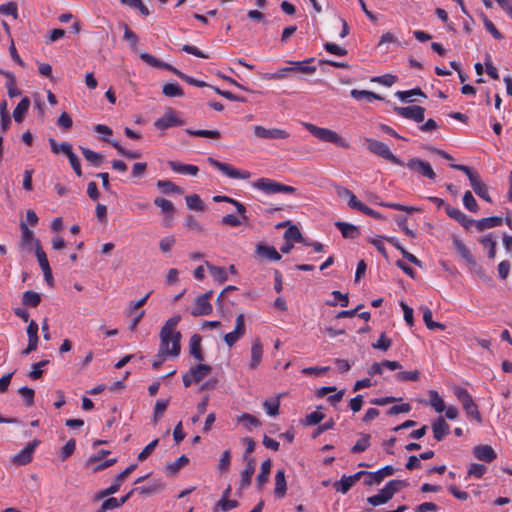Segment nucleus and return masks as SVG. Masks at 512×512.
<instances>
[{
  "label": "nucleus",
  "mask_w": 512,
  "mask_h": 512,
  "mask_svg": "<svg viewBox=\"0 0 512 512\" xmlns=\"http://www.w3.org/2000/svg\"><path fill=\"white\" fill-rule=\"evenodd\" d=\"M181 321L180 315L170 317L161 328L160 337V352L169 353L173 356H179L181 351V333L174 331L175 327Z\"/></svg>",
  "instance_id": "obj_1"
},
{
  "label": "nucleus",
  "mask_w": 512,
  "mask_h": 512,
  "mask_svg": "<svg viewBox=\"0 0 512 512\" xmlns=\"http://www.w3.org/2000/svg\"><path fill=\"white\" fill-rule=\"evenodd\" d=\"M450 167L455 170L465 173L469 179L470 185H471L472 189L474 190V192L480 198L485 200L486 202H489V203L492 202L491 197L489 196V193H488V188L483 183L479 173L476 170H474L473 168H471L469 166L462 165V164H451Z\"/></svg>",
  "instance_id": "obj_2"
},
{
  "label": "nucleus",
  "mask_w": 512,
  "mask_h": 512,
  "mask_svg": "<svg viewBox=\"0 0 512 512\" xmlns=\"http://www.w3.org/2000/svg\"><path fill=\"white\" fill-rule=\"evenodd\" d=\"M407 485V482L404 480H390L378 494L368 497L367 502L372 506L385 504L391 500L398 491Z\"/></svg>",
  "instance_id": "obj_3"
},
{
  "label": "nucleus",
  "mask_w": 512,
  "mask_h": 512,
  "mask_svg": "<svg viewBox=\"0 0 512 512\" xmlns=\"http://www.w3.org/2000/svg\"><path fill=\"white\" fill-rule=\"evenodd\" d=\"M305 128L323 142L333 143L341 148H349V143L333 130L320 128L311 123H305Z\"/></svg>",
  "instance_id": "obj_4"
},
{
  "label": "nucleus",
  "mask_w": 512,
  "mask_h": 512,
  "mask_svg": "<svg viewBox=\"0 0 512 512\" xmlns=\"http://www.w3.org/2000/svg\"><path fill=\"white\" fill-rule=\"evenodd\" d=\"M252 186L269 195L276 193L295 194L297 191L293 186L285 185L269 178H260L253 182Z\"/></svg>",
  "instance_id": "obj_5"
},
{
  "label": "nucleus",
  "mask_w": 512,
  "mask_h": 512,
  "mask_svg": "<svg viewBox=\"0 0 512 512\" xmlns=\"http://www.w3.org/2000/svg\"><path fill=\"white\" fill-rule=\"evenodd\" d=\"M366 143L367 148L371 153L382 157L395 165H404V162L399 157L395 156L385 143L372 138H367Z\"/></svg>",
  "instance_id": "obj_6"
},
{
  "label": "nucleus",
  "mask_w": 512,
  "mask_h": 512,
  "mask_svg": "<svg viewBox=\"0 0 512 512\" xmlns=\"http://www.w3.org/2000/svg\"><path fill=\"white\" fill-rule=\"evenodd\" d=\"M455 395L457 399L461 402L464 411L469 417L477 420L478 423L482 422L481 415L478 410V406L475 404L472 396L469 394L467 389L465 388H457L455 390Z\"/></svg>",
  "instance_id": "obj_7"
},
{
  "label": "nucleus",
  "mask_w": 512,
  "mask_h": 512,
  "mask_svg": "<svg viewBox=\"0 0 512 512\" xmlns=\"http://www.w3.org/2000/svg\"><path fill=\"white\" fill-rule=\"evenodd\" d=\"M207 162L213 167L217 168L227 177L232 179H249L251 177V173L249 171H241L236 169L234 166L218 161L213 157H208Z\"/></svg>",
  "instance_id": "obj_8"
},
{
  "label": "nucleus",
  "mask_w": 512,
  "mask_h": 512,
  "mask_svg": "<svg viewBox=\"0 0 512 512\" xmlns=\"http://www.w3.org/2000/svg\"><path fill=\"white\" fill-rule=\"evenodd\" d=\"M137 468V464H131L126 469H124L121 473H119L111 486L108 488L101 490L99 493L96 494L95 500L103 499L107 496L113 495L117 493L122 485V483L125 481V479Z\"/></svg>",
  "instance_id": "obj_9"
},
{
  "label": "nucleus",
  "mask_w": 512,
  "mask_h": 512,
  "mask_svg": "<svg viewBox=\"0 0 512 512\" xmlns=\"http://www.w3.org/2000/svg\"><path fill=\"white\" fill-rule=\"evenodd\" d=\"M410 170L419 173L420 175L434 180L436 178V173L431 167L429 162H426L420 158L414 157L408 160L405 164Z\"/></svg>",
  "instance_id": "obj_10"
},
{
  "label": "nucleus",
  "mask_w": 512,
  "mask_h": 512,
  "mask_svg": "<svg viewBox=\"0 0 512 512\" xmlns=\"http://www.w3.org/2000/svg\"><path fill=\"white\" fill-rule=\"evenodd\" d=\"M184 125V121L178 117L173 109H168L164 115L154 122V126L160 130H166L170 127H178Z\"/></svg>",
  "instance_id": "obj_11"
},
{
  "label": "nucleus",
  "mask_w": 512,
  "mask_h": 512,
  "mask_svg": "<svg viewBox=\"0 0 512 512\" xmlns=\"http://www.w3.org/2000/svg\"><path fill=\"white\" fill-rule=\"evenodd\" d=\"M394 111L407 119L421 123L425 118V108L422 106L395 107Z\"/></svg>",
  "instance_id": "obj_12"
},
{
  "label": "nucleus",
  "mask_w": 512,
  "mask_h": 512,
  "mask_svg": "<svg viewBox=\"0 0 512 512\" xmlns=\"http://www.w3.org/2000/svg\"><path fill=\"white\" fill-rule=\"evenodd\" d=\"M245 334V318L243 314H239L236 317L235 329L224 335V341L229 346L232 347L240 338H242Z\"/></svg>",
  "instance_id": "obj_13"
},
{
  "label": "nucleus",
  "mask_w": 512,
  "mask_h": 512,
  "mask_svg": "<svg viewBox=\"0 0 512 512\" xmlns=\"http://www.w3.org/2000/svg\"><path fill=\"white\" fill-rule=\"evenodd\" d=\"M253 130L255 136L262 139H286L289 137V133L286 130L279 128L268 129L263 126L256 125Z\"/></svg>",
  "instance_id": "obj_14"
},
{
  "label": "nucleus",
  "mask_w": 512,
  "mask_h": 512,
  "mask_svg": "<svg viewBox=\"0 0 512 512\" xmlns=\"http://www.w3.org/2000/svg\"><path fill=\"white\" fill-rule=\"evenodd\" d=\"M38 444V440H34L32 443H28L21 451L13 456L12 462L19 466L30 463L32 461L35 448Z\"/></svg>",
  "instance_id": "obj_15"
},
{
  "label": "nucleus",
  "mask_w": 512,
  "mask_h": 512,
  "mask_svg": "<svg viewBox=\"0 0 512 512\" xmlns=\"http://www.w3.org/2000/svg\"><path fill=\"white\" fill-rule=\"evenodd\" d=\"M395 469L391 465H387L378 471L368 472L367 477L364 479V484L366 486H372L374 484H380L385 477L393 475Z\"/></svg>",
  "instance_id": "obj_16"
},
{
  "label": "nucleus",
  "mask_w": 512,
  "mask_h": 512,
  "mask_svg": "<svg viewBox=\"0 0 512 512\" xmlns=\"http://www.w3.org/2000/svg\"><path fill=\"white\" fill-rule=\"evenodd\" d=\"M472 453L476 459L486 463H491L497 458L495 450L487 444L477 445L473 448Z\"/></svg>",
  "instance_id": "obj_17"
},
{
  "label": "nucleus",
  "mask_w": 512,
  "mask_h": 512,
  "mask_svg": "<svg viewBox=\"0 0 512 512\" xmlns=\"http://www.w3.org/2000/svg\"><path fill=\"white\" fill-rule=\"evenodd\" d=\"M433 437L442 441L450 433V425L440 416L432 423Z\"/></svg>",
  "instance_id": "obj_18"
},
{
  "label": "nucleus",
  "mask_w": 512,
  "mask_h": 512,
  "mask_svg": "<svg viewBox=\"0 0 512 512\" xmlns=\"http://www.w3.org/2000/svg\"><path fill=\"white\" fill-rule=\"evenodd\" d=\"M140 58L146 62L148 65L155 67V68H163L168 71H171L173 74H175L178 77V72H181L177 68L173 67L172 65L162 62L161 60L157 59L156 57L152 56L149 53L143 52L140 54Z\"/></svg>",
  "instance_id": "obj_19"
},
{
  "label": "nucleus",
  "mask_w": 512,
  "mask_h": 512,
  "mask_svg": "<svg viewBox=\"0 0 512 512\" xmlns=\"http://www.w3.org/2000/svg\"><path fill=\"white\" fill-rule=\"evenodd\" d=\"M164 489L165 484L163 482H161L160 480H153L148 485L133 488V491H136L137 493L144 496H151L154 494L161 493Z\"/></svg>",
  "instance_id": "obj_20"
},
{
  "label": "nucleus",
  "mask_w": 512,
  "mask_h": 512,
  "mask_svg": "<svg viewBox=\"0 0 512 512\" xmlns=\"http://www.w3.org/2000/svg\"><path fill=\"white\" fill-rule=\"evenodd\" d=\"M212 313V305L211 303L202 298L201 296H197L195 298V306L191 310V315L194 317L205 316Z\"/></svg>",
  "instance_id": "obj_21"
},
{
  "label": "nucleus",
  "mask_w": 512,
  "mask_h": 512,
  "mask_svg": "<svg viewBox=\"0 0 512 512\" xmlns=\"http://www.w3.org/2000/svg\"><path fill=\"white\" fill-rule=\"evenodd\" d=\"M255 459L254 458H248L246 461V467L241 473V481H240V490H243L250 486L252 476L255 472Z\"/></svg>",
  "instance_id": "obj_22"
},
{
  "label": "nucleus",
  "mask_w": 512,
  "mask_h": 512,
  "mask_svg": "<svg viewBox=\"0 0 512 512\" xmlns=\"http://www.w3.org/2000/svg\"><path fill=\"white\" fill-rule=\"evenodd\" d=\"M453 245L459 255L467 262L470 267H475L477 265L476 260L474 259L470 250L460 239L454 238Z\"/></svg>",
  "instance_id": "obj_23"
},
{
  "label": "nucleus",
  "mask_w": 512,
  "mask_h": 512,
  "mask_svg": "<svg viewBox=\"0 0 512 512\" xmlns=\"http://www.w3.org/2000/svg\"><path fill=\"white\" fill-rule=\"evenodd\" d=\"M263 355V346L261 344L260 339H255L252 343L251 347V361L249 363L250 369H257L261 363Z\"/></svg>",
  "instance_id": "obj_24"
},
{
  "label": "nucleus",
  "mask_w": 512,
  "mask_h": 512,
  "mask_svg": "<svg viewBox=\"0 0 512 512\" xmlns=\"http://www.w3.org/2000/svg\"><path fill=\"white\" fill-rule=\"evenodd\" d=\"M334 225L340 230L342 236L346 239H356L360 235L359 228L353 224L336 221Z\"/></svg>",
  "instance_id": "obj_25"
},
{
  "label": "nucleus",
  "mask_w": 512,
  "mask_h": 512,
  "mask_svg": "<svg viewBox=\"0 0 512 512\" xmlns=\"http://www.w3.org/2000/svg\"><path fill=\"white\" fill-rule=\"evenodd\" d=\"M168 165L173 172L179 174H188L191 176H196L199 172V168L196 165L192 164H183L178 161H169Z\"/></svg>",
  "instance_id": "obj_26"
},
{
  "label": "nucleus",
  "mask_w": 512,
  "mask_h": 512,
  "mask_svg": "<svg viewBox=\"0 0 512 512\" xmlns=\"http://www.w3.org/2000/svg\"><path fill=\"white\" fill-rule=\"evenodd\" d=\"M201 340L202 338L199 334H194L191 336L189 342V353L199 362H202L204 360V354L202 352L201 347Z\"/></svg>",
  "instance_id": "obj_27"
},
{
  "label": "nucleus",
  "mask_w": 512,
  "mask_h": 512,
  "mask_svg": "<svg viewBox=\"0 0 512 512\" xmlns=\"http://www.w3.org/2000/svg\"><path fill=\"white\" fill-rule=\"evenodd\" d=\"M256 253L261 258H266L271 261H279L281 259L280 253L273 247L264 244L256 246Z\"/></svg>",
  "instance_id": "obj_28"
},
{
  "label": "nucleus",
  "mask_w": 512,
  "mask_h": 512,
  "mask_svg": "<svg viewBox=\"0 0 512 512\" xmlns=\"http://www.w3.org/2000/svg\"><path fill=\"white\" fill-rule=\"evenodd\" d=\"M314 58H309L304 61H290L291 72H300L303 74H313L316 72V66H310L309 63L313 62Z\"/></svg>",
  "instance_id": "obj_29"
},
{
  "label": "nucleus",
  "mask_w": 512,
  "mask_h": 512,
  "mask_svg": "<svg viewBox=\"0 0 512 512\" xmlns=\"http://www.w3.org/2000/svg\"><path fill=\"white\" fill-rule=\"evenodd\" d=\"M502 223H503L502 217L492 216V217L482 218V219L475 221V226L478 231H484L486 229L501 226Z\"/></svg>",
  "instance_id": "obj_30"
},
{
  "label": "nucleus",
  "mask_w": 512,
  "mask_h": 512,
  "mask_svg": "<svg viewBox=\"0 0 512 512\" xmlns=\"http://www.w3.org/2000/svg\"><path fill=\"white\" fill-rule=\"evenodd\" d=\"M287 484L285 479V471L284 469H280L275 474V496L278 498H283L286 494Z\"/></svg>",
  "instance_id": "obj_31"
},
{
  "label": "nucleus",
  "mask_w": 512,
  "mask_h": 512,
  "mask_svg": "<svg viewBox=\"0 0 512 512\" xmlns=\"http://www.w3.org/2000/svg\"><path fill=\"white\" fill-rule=\"evenodd\" d=\"M271 470V461L270 459L265 460L261 464V471L256 477V485L259 490L268 482L269 475Z\"/></svg>",
  "instance_id": "obj_32"
},
{
  "label": "nucleus",
  "mask_w": 512,
  "mask_h": 512,
  "mask_svg": "<svg viewBox=\"0 0 512 512\" xmlns=\"http://www.w3.org/2000/svg\"><path fill=\"white\" fill-rule=\"evenodd\" d=\"M30 106V99L28 97H24L21 99V101L17 104L13 111V118L15 122L21 123L28 112Z\"/></svg>",
  "instance_id": "obj_33"
},
{
  "label": "nucleus",
  "mask_w": 512,
  "mask_h": 512,
  "mask_svg": "<svg viewBox=\"0 0 512 512\" xmlns=\"http://www.w3.org/2000/svg\"><path fill=\"white\" fill-rule=\"evenodd\" d=\"M205 265L208 268L214 280L217 281L218 283L222 284L228 280V274L224 267L215 266L208 261L205 262Z\"/></svg>",
  "instance_id": "obj_34"
},
{
  "label": "nucleus",
  "mask_w": 512,
  "mask_h": 512,
  "mask_svg": "<svg viewBox=\"0 0 512 512\" xmlns=\"http://www.w3.org/2000/svg\"><path fill=\"white\" fill-rule=\"evenodd\" d=\"M21 229V243L23 246H34L36 248V241H39L37 238L34 237V233L32 230H30L25 222H21L20 224Z\"/></svg>",
  "instance_id": "obj_35"
},
{
  "label": "nucleus",
  "mask_w": 512,
  "mask_h": 512,
  "mask_svg": "<svg viewBox=\"0 0 512 512\" xmlns=\"http://www.w3.org/2000/svg\"><path fill=\"white\" fill-rule=\"evenodd\" d=\"M79 149L81 150L84 158L91 163L94 167H99L102 165L104 161V157L102 154L97 153L95 151H92L89 148L80 146Z\"/></svg>",
  "instance_id": "obj_36"
},
{
  "label": "nucleus",
  "mask_w": 512,
  "mask_h": 512,
  "mask_svg": "<svg viewBox=\"0 0 512 512\" xmlns=\"http://www.w3.org/2000/svg\"><path fill=\"white\" fill-rule=\"evenodd\" d=\"M189 370L193 375L194 382L199 383L212 371V367L207 364L200 363L195 367H191Z\"/></svg>",
  "instance_id": "obj_37"
},
{
  "label": "nucleus",
  "mask_w": 512,
  "mask_h": 512,
  "mask_svg": "<svg viewBox=\"0 0 512 512\" xmlns=\"http://www.w3.org/2000/svg\"><path fill=\"white\" fill-rule=\"evenodd\" d=\"M284 238L287 241H295L303 243L304 245H308V240L302 237L300 230L295 225H290L288 227V229L284 233Z\"/></svg>",
  "instance_id": "obj_38"
},
{
  "label": "nucleus",
  "mask_w": 512,
  "mask_h": 512,
  "mask_svg": "<svg viewBox=\"0 0 512 512\" xmlns=\"http://www.w3.org/2000/svg\"><path fill=\"white\" fill-rule=\"evenodd\" d=\"M105 142H108L110 143L116 150L117 152L126 157V158H129V159H138L141 157V153L139 151H132V150H127L125 149L124 147H122L117 141L115 140H109L107 138H104L103 139Z\"/></svg>",
  "instance_id": "obj_39"
},
{
  "label": "nucleus",
  "mask_w": 512,
  "mask_h": 512,
  "mask_svg": "<svg viewBox=\"0 0 512 512\" xmlns=\"http://www.w3.org/2000/svg\"><path fill=\"white\" fill-rule=\"evenodd\" d=\"M49 144L51 147V151L54 154L63 153L66 156H68L70 153L73 152L72 145L69 142H62L59 144V143H57V141L55 139L50 138Z\"/></svg>",
  "instance_id": "obj_40"
},
{
  "label": "nucleus",
  "mask_w": 512,
  "mask_h": 512,
  "mask_svg": "<svg viewBox=\"0 0 512 512\" xmlns=\"http://www.w3.org/2000/svg\"><path fill=\"white\" fill-rule=\"evenodd\" d=\"M350 95L352 98H354L355 100H358V101L363 100V99H366L368 101L383 99L380 95H378L374 92H371V91H367V90L353 89V90H351Z\"/></svg>",
  "instance_id": "obj_41"
},
{
  "label": "nucleus",
  "mask_w": 512,
  "mask_h": 512,
  "mask_svg": "<svg viewBox=\"0 0 512 512\" xmlns=\"http://www.w3.org/2000/svg\"><path fill=\"white\" fill-rule=\"evenodd\" d=\"M157 187L164 193V194H170V193H176V194H182L183 190L181 187L175 185L170 180H159L157 182Z\"/></svg>",
  "instance_id": "obj_42"
},
{
  "label": "nucleus",
  "mask_w": 512,
  "mask_h": 512,
  "mask_svg": "<svg viewBox=\"0 0 512 512\" xmlns=\"http://www.w3.org/2000/svg\"><path fill=\"white\" fill-rule=\"evenodd\" d=\"M41 302L40 295L32 290H28L23 293L22 303L26 306L37 307Z\"/></svg>",
  "instance_id": "obj_43"
},
{
  "label": "nucleus",
  "mask_w": 512,
  "mask_h": 512,
  "mask_svg": "<svg viewBox=\"0 0 512 512\" xmlns=\"http://www.w3.org/2000/svg\"><path fill=\"white\" fill-rule=\"evenodd\" d=\"M423 321L425 322V325L429 330H444L446 328L444 324L433 321L432 311L429 308H425L423 310Z\"/></svg>",
  "instance_id": "obj_44"
},
{
  "label": "nucleus",
  "mask_w": 512,
  "mask_h": 512,
  "mask_svg": "<svg viewBox=\"0 0 512 512\" xmlns=\"http://www.w3.org/2000/svg\"><path fill=\"white\" fill-rule=\"evenodd\" d=\"M185 132L190 136L195 137H204L210 139H219L221 137V133L218 130H192L186 129Z\"/></svg>",
  "instance_id": "obj_45"
},
{
  "label": "nucleus",
  "mask_w": 512,
  "mask_h": 512,
  "mask_svg": "<svg viewBox=\"0 0 512 512\" xmlns=\"http://www.w3.org/2000/svg\"><path fill=\"white\" fill-rule=\"evenodd\" d=\"M189 463V458L185 455L180 456L176 461L169 463L166 466V472L170 475H175L179 470Z\"/></svg>",
  "instance_id": "obj_46"
},
{
  "label": "nucleus",
  "mask_w": 512,
  "mask_h": 512,
  "mask_svg": "<svg viewBox=\"0 0 512 512\" xmlns=\"http://www.w3.org/2000/svg\"><path fill=\"white\" fill-rule=\"evenodd\" d=\"M162 92L167 97H181L184 95L183 89L177 83H166Z\"/></svg>",
  "instance_id": "obj_47"
},
{
  "label": "nucleus",
  "mask_w": 512,
  "mask_h": 512,
  "mask_svg": "<svg viewBox=\"0 0 512 512\" xmlns=\"http://www.w3.org/2000/svg\"><path fill=\"white\" fill-rule=\"evenodd\" d=\"M124 30L123 39L127 40L130 44V47L133 51H137V44H138V36L129 28V26L126 23L121 24Z\"/></svg>",
  "instance_id": "obj_48"
},
{
  "label": "nucleus",
  "mask_w": 512,
  "mask_h": 512,
  "mask_svg": "<svg viewBox=\"0 0 512 512\" xmlns=\"http://www.w3.org/2000/svg\"><path fill=\"white\" fill-rule=\"evenodd\" d=\"M430 396V405L434 408V410L438 413H441L445 410L446 406L443 399L439 396L438 392L435 390L429 391Z\"/></svg>",
  "instance_id": "obj_49"
},
{
  "label": "nucleus",
  "mask_w": 512,
  "mask_h": 512,
  "mask_svg": "<svg viewBox=\"0 0 512 512\" xmlns=\"http://www.w3.org/2000/svg\"><path fill=\"white\" fill-rule=\"evenodd\" d=\"M154 204L157 207H159L162 210V212L166 215L172 216L175 211L174 204L170 200H167L165 198L157 197L154 200Z\"/></svg>",
  "instance_id": "obj_50"
},
{
  "label": "nucleus",
  "mask_w": 512,
  "mask_h": 512,
  "mask_svg": "<svg viewBox=\"0 0 512 512\" xmlns=\"http://www.w3.org/2000/svg\"><path fill=\"white\" fill-rule=\"evenodd\" d=\"M395 378L397 381H400V382H407V381L416 382L420 379V371L413 370V371L398 372L395 375Z\"/></svg>",
  "instance_id": "obj_51"
},
{
  "label": "nucleus",
  "mask_w": 512,
  "mask_h": 512,
  "mask_svg": "<svg viewBox=\"0 0 512 512\" xmlns=\"http://www.w3.org/2000/svg\"><path fill=\"white\" fill-rule=\"evenodd\" d=\"M186 204L189 209L195 210V211H203L204 210V204L199 195L192 194L189 196H186L185 198Z\"/></svg>",
  "instance_id": "obj_52"
},
{
  "label": "nucleus",
  "mask_w": 512,
  "mask_h": 512,
  "mask_svg": "<svg viewBox=\"0 0 512 512\" xmlns=\"http://www.w3.org/2000/svg\"><path fill=\"white\" fill-rule=\"evenodd\" d=\"M370 434H363L362 437L351 448L352 453H361L368 449L370 446Z\"/></svg>",
  "instance_id": "obj_53"
},
{
  "label": "nucleus",
  "mask_w": 512,
  "mask_h": 512,
  "mask_svg": "<svg viewBox=\"0 0 512 512\" xmlns=\"http://www.w3.org/2000/svg\"><path fill=\"white\" fill-rule=\"evenodd\" d=\"M353 485L352 479H350L349 476L343 475L339 481L334 483V488L337 491L346 494Z\"/></svg>",
  "instance_id": "obj_54"
},
{
  "label": "nucleus",
  "mask_w": 512,
  "mask_h": 512,
  "mask_svg": "<svg viewBox=\"0 0 512 512\" xmlns=\"http://www.w3.org/2000/svg\"><path fill=\"white\" fill-rule=\"evenodd\" d=\"M463 205L470 212L476 213L479 210L476 199L472 195L471 191H466L463 196Z\"/></svg>",
  "instance_id": "obj_55"
},
{
  "label": "nucleus",
  "mask_w": 512,
  "mask_h": 512,
  "mask_svg": "<svg viewBox=\"0 0 512 512\" xmlns=\"http://www.w3.org/2000/svg\"><path fill=\"white\" fill-rule=\"evenodd\" d=\"M35 255L38 259L39 265L42 270L50 267L48 259H47V255L44 252V250L42 249L40 241H36Z\"/></svg>",
  "instance_id": "obj_56"
},
{
  "label": "nucleus",
  "mask_w": 512,
  "mask_h": 512,
  "mask_svg": "<svg viewBox=\"0 0 512 512\" xmlns=\"http://www.w3.org/2000/svg\"><path fill=\"white\" fill-rule=\"evenodd\" d=\"M170 399L157 400L154 406L153 422L156 423L158 419L163 415L169 405Z\"/></svg>",
  "instance_id": "obj_57"
},
{
  "label": "nucleus",
  "mask_w": 512,
  "mask_h": 512,
  "mask_svg": "<svg viewBox=\"0 0 512 512\" xmlns=\"http://www.w3.org/2000/svg\"><path fill=\"white\" fill-rule=\"evenodd\" d=\"M332 296L334 297V301H327V305L329 306H336L337 305V301H340V305L341 307H347L348 304H349V297H348V294H342L340 291L338 290H334L332 292Z\"/></svg>",
  "instance_id": "obj_58"
},
{
  "label": "nucleus",
  "mask_w": 512,
  "mask_h": 512,
  "mask_svg": "<svg viewBox=\"0 0 512 512\" xmlns=\"http://www.w3.org/2000/svg\"><path fill=\"white\" fill-rule=\"evenodd\" d=\"M18 393L24 399L26 406L30 407L34 404L35 391L27 386L21 387Z\"/></svg>",
  "instance_id": "obj_59"
},
{
  "label": "nucleus",
  "mask_w": 512,
  "mask_h": 512,
  "mask_svg": "<svg viewBox=\"0 0 512 512\" xmlns=\"http://www.w3.org/2000/svg\"><path fill=\"white\" fill-rule=\"evenodd\" d=\"M392 345V341L390 338H388L386 336V334L383 332L381 333L379 339L372 344V347L374 349H378V350H382V351H387Z\"/></svg>",
  "instance_id": "obj_60"
},
{
  "label": "nucleus",
  "mask_w": 512,
  "mask_h": 512,
  "mask_svg": "<svg viewBox=\"0 0 512 512\" xmlns=\"http://www.w3.org/2000/svg\"><path fill=\"white\" fill-rule=\"evenodd\" d=\"M230 464H231V452H230V450H225L222 453V456L218 463L219 471L221 473H226L230 468Z\"/></svg>",
  "instance_id": "obj_61"
},
{
  "label": "nucleus",
  "mask_w": 512,
  "mask_h": 512,
  "mask_svg": "<svg viewBox=\"0 0 512 512\" xmlns=\"http://www.w3.org/2000/svg\"><path fill=\"white\" fill-rule=\"evenodd\" d=\"M480 243L488 249V257L493 259L496 255V242L490 236H486L480 239Z\"/></svg>",
  "instance_id": "obj_62"
},
{
  "label": "nucleus",
  "mask_w": 512,
  "mask_h": 512,
  "mask_svg": "<svg viewBox=\"0 0 512 512\" xmlns=\"http://www.w3.org/2000/svg\"><path fill=\"white\" fill-rule=\"evenodd\" d=\"M487 471V468L483 464L472 463L468 469V476L481 478Z\"/></svg>",
  "instance_id": "obj_63"
},
{
  "label": "nucleus",
  "mask_w": 512,
  "mask_h": 512,
  "mask_svg": "<svg viewBox=\"0 0 512 512\" xmlns=\"http://www.w3.org/2000/svg\"><path fill=\"white\" fill-rule=\"evenodd\" d=\"M398 80V77L392 74H385L382 76H377L371 79L372 82H377L379 84H382L384 86L390 87L394 83H396Z\"/></svg>",
  "instance_id": "obj_64"
}]
</instances>
